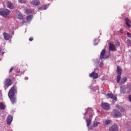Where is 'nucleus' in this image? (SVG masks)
<instances>
[{"mask_svg":"<svg viewBox=\"0 0 131 131\" xmlns=\"http://www.w3.org/2000/svg\"><path fill=\"white\" fill-rule=\"evenodd\" d=\"M86 115H89V118L88 120H86V126H90L91 125V122H92V119L94 115V111L91 108H88L86 112L84 114V118L85 119Z\"/></svg>","mask_w":131,"mask_h":131,"instance_id":"2","label":"nucleus"},{"mask_svg":"<svg viewBox=\"0 0 131 131\" xmlns=\"http://www.w3.org/2000/svg\"><path fill=\"white\" fill-rule=\"evenodd\" d=\"M32 19V15H29L27 17V21H28V22H30Z\"/></svg>","mask_w":131,"mask_h":131,"instance_id":"24","label":"nucleus"},{"mask_svg":"<svg viewBox=\"0 0 131 131\" xmlns=\"http://www.w3.org/2000/svg\"><path fill=\"white\" fill-rule=\"evenodd\" d=\"M121 75H119L117 76V82L118 83H119L120 81V79H121V77L120 76Z\"/></svg>","mask_w":131,"mask_h":131,"instance_id":"26","label":"nucleus"},{"mask_svg":"<svg viewBox=\"0 0 131 131\" xmlns=\"http://www.w3.org/2000/svg\"><path fill=\"white\" fill-rule=\"evenodd\" d=\"M43 10H47V8H44Z\"/></svg>","mask_w":131,"mask_h":131,"instance_id":"38","label":"nucleus"},{"mask_svg":"<svg viewBox=\"0 0 131 131\" xmlns=\"http://www.w3.org/2000/svg\"><path fill=\"white\" fill-rule=\"evenodd\" d=\"M117 72L118 74H119V75H121V73H122V70H121V68H120V67H117Z\"/></svg>","mask_w":131,"mask_h":131,"instance_id":"20","label":"nucleus"},{"mask_svg":"<svg viewBox=\"0 0 131 131\" xmlns=\"http://www.w3.org/2000/svg\"><path fill=\"white\" fill-rule=\"evenodd\" d=\"M5 108H6V105H5L3 102L0 103V109L1 110H5Z\"/></svg>","mask_w":131,"mask_h":131,"instance_id":"23","label":"nucleus"},{"mask_svg":"<svg viewBox=\"0 0 131 131\" xmlns=\"http://www.w3.org/2000/svg\"><path fill=\"white\" fill-rule=\"evenodd\" d=\"M99 124H100V122L94 121L93 124V126H91L90 128V129H93V127H97V126H98V125H99Z\"/></svg>","mask_w":131,"mask_h":131,"instance_id":"16","label":"nucleus"},{"mask_svg":"<svg viewBox=\"0 0 131 131\" xmlns=\"http://www.w3.org/2000/svg\"><path fill=\"white\" fill-rule=\"evenodd\" d=\"M109 45V51L111 52V51H116V48L115 47V46L112 43H108Z\"/></svg>","mask_w":131,"mask_h":131,"instance_id":"9","label":"nucleus"},{"mask_svg":"<svg viewBox=\"0 0 131 131\" xmlns=\"http://www.w3.org/2000/svg\"><path fill=\"white\" fill-rule=\"evenodd\" d=\"M97 45H98V43H94V46H97Z\"/></svg>","mask_w":131,"mask_h":131,"instance_id":"33","label":"nucleus"},{"mask_svg":"<svg viewBox=\"0 0 131 131\" xmlns=\"http://www.w3.org/2000/svg\"><path fill=\"white\" fill-rule=\"evenodd\" d=\"M110 131H118V126L117 125H113L109 128Z\"/></svg>","mask_w":131,"mask_h":131,"instance_id":"8","label":"nucleus"},{"mask_svg":"<svg viewBox=\"0 0 131 131\" xmlns=\"http://www.w3.org/2000/svg\"><path fill=\"white\" fill-rule=\"evenodd\" d=\"M120 32H121V33H123V30L122 29H121L120 30Z\"/></svg>","mask_w":131,"mask_h":131,"instance_id":"31","label":"nucleus"},{"mask_svg":"<svg viewBox=\"0 0 131 131\" xmlns=\"http://www.w3.org/2000/svg\"><path fill=\"white\" fill-rule=\"evenodd\" d=\"M112 115L114 117L117 118V117H120V116H121V114L120 113V112H119V111L116 110H115L113 111L112 113Z\"/></svg>","mask_w":131,"mask_h":131,"instance_id":"5","label":"nucleus"},{"mask_svg":"<svg viewBox=\"0 0 131 131\" xmlns=\"http://www.w3.org/2000/svg\"><path fill=\"white\" fill-rule=\"evenodd\" d=\"M120 92L121 94H124V93H125V89L121 87Z\"/></svg>","mask_w":131,"mask_h":131,"instance_id":"28","label":"nucleus"},{"mask_svg":"<svg viewBox=\"0 0 131 131\" xmlns=\"http://www.w3.org/2000/svg\"><path fill=\"white\" fill-rule=\"evenodd\" d=\"M107 95L108 96V97L111 98V99H113V100H114L115 101H116V99H117L116 96H115L113 94L108 93L107 94Z\"/></svg>","mask_w":131,"mask_h":131,"instance_id":"15","label":"nucleus"},{"mask_svg":"<svg viewBox=\"0 0 131 131\" xmlns=\"http://www.w3.org/2000/svg\"><path fill=\"white\" fill-rule=\"evenodd\" d=\"M13 121V117L11 115H8L7 118V124H11V123Z\"/></svg>","mask_w":131,"mask_h":131,"instance_id":"11","label":"nucleus"},{"mask_svg":"<svg viewBox=\"0 0 131 131\" xmlns=\"http://www.w3.org/2000/svg\"><path fill=\"white\" fill-rule=\"evenodd\" d=\"M14 69V68H11L10 70V72H12V71H13V70Z\"/></svg>","mask_w":131,"mask_h":131,"instance_id":"32","label":"nucleus"},{"mask_svg":"<svg viewBox=\"0 0 131 131\" xmlns=\"http://www.w3.org/2000/svg\"><path fill=\"white\" fill-rule=\"evenodd\" d=\"M102 65H103L102 63L100 64V67H102Z\"/></svg>","mask_w":131,"mask_h":131,"instance_id":"34","label":"nucleus"},{"mask_svg":"<svg viewBox=\"0 0 131 131\" xmlns=\"http://www.w3.org/2000/svg\"><path fill=\"white\" fill-rule=\"evenodd\" d=\"M127 35L128 37H129V38H131V34L130 33L127 32Z\"/></svg>","mask_w":131,"mask_h":131,"instance_id":"29","label":"nucleus"},{"mask_svg":"<svg viewBox=\"0 0 131 131\" xmlns=\"http://www.w3.org/2000/svg\"><path fill=\"white\" fill-rule=\"evenodd\" d=\"M116 108H117V109H119V110H120V111H121L122 112H123V111H124V108L121 107L118 104H117L116 105Z\"/></svg>","mask_w":131,"mask_h":131,"instance_id":"21","label":"nucleus"},{"mask_svg":"<svg viewBox=\"0 0 131 131\" xmlns=\"http://www.w3.org/2000/svg\"><path fill=\"white\" fill-rule=\"evenodd\" d=\"M111 122V121H110V120H107L106 121H105L104 122V125H107L108 124H109V123H110Z\"/></svg>","mask_w":131,"mask_h":131,"instance_id":"25","label":"nucleus"},{"mask_svg":"<svg viewBox=\"0 0 131 131\" xmlns=\"http://www.w3.org/2000/svg\"><path fill=\"white\" fill-rule=\"evenodd\" d=\"M33 12V10H31L30 9L26 8L25 9V13L26 14H31V13Z\"/></svg>","mask_w":131,"mask_h":131,"instance_id":"19","label":"nucleus"},{"mask_svg":"<svg viewBox=\"0 0 131 131\" xmlns=\"http://www.w3.org/2000/svg\"><path fill=\"white\" fill-rule=\"evenodd\" d=\"M125 23L127 27H128V28H130L131 26L129 24H130L131 22L128 18H125Z\"/></svg>","mask_w":131,"mask_h":131,"instance_id":"14","label":"nucleus"},{"mask_svg":"<svg viewBox=\"0 0 131 131\" xmlns=\"http://www.w3.org/2000/svg\"><path fill=\"white\" fill-rule=\"evenodd\" d=\"M31 4L34 6H38V5L40 4V2L38 0H33L31 2Z\"/></svg>","mask_w":131,"mask_h":131,"instance_id":"17","label":"nucleus"},{"mask_svg":"<svg viewBox=\"0 0 131 131\" xmlns=\"http://www.w3.org/2000/svg\"><path fill=\"white\" fill-rule=\"evenodd\" d=\"M2 55H4V52L1 53Z\"/></svg>","mask_w":131,"mask_h":131,"instance_id":"36","label":"nucleus"},{"mask_svg":"<svg viewBox=\"0 0 131 131\" xmlns=\"http://www.w3.org/2000/svg\"><path fill=\"white\" fill-rule=\"evenodd\" d=\"M130 42H131V41Z\"/></svg>","mask_w":131,"mask_h":131,"instance_id":"39","label":"nucleus"},{"mask_svg":"<svg viewBox=\"0 0 131 131\" xmlns=\"http://www.w3.org/2000/svg\"><path fill=\"white\" fill-rule=\"evenodd\" d=\"M18 2L19 4H26L27 3L25 0H18Z\"/></svg>","mask_w":131,"mask_h":131,"instance_id":"27","label":"nucleus"},{"mask_svg":"<svg viewBox=\"0 0 131 131\" xmlns=\"http://www.w3.org/2000/svg\"><path fill=\"white\" fill-rule=\"evenodd\" d=\"M90 77H93L94 79H97L98 78V74L96 73V72H93L90 75Z\"/></svg>","mask_w":131,"mask_h":131,"instance_id":"13","label":"nucleus"},{"mask_svg":"<svg viewBox=\"0 0 131 131\" xmlns=\"http://www.w3.org/2000/svg\"><path fill=\"white\" fill-rule=\"evenodd\" d=\"M26 79H28V77H26Z\"/></svg>","mask_w":131,"mask_h":131,"instance_id":"37","label":"nucleus"},{"mask_svg":"<svg viewBox=\"0 0 131 131\" xmlns=\"http://www.w3.org/2000/svg\"><path fill=\"white\" fill-rule=\"evenodd\" d=\"M5 85L7 86V89L10 86V85H12V81L10 79H6L5 81Z\"/></svg>","mask_w":131,"mask_h":131,"instance_id":"7","label":"nucleus"},{"mask_svg":"<svg viewBox=\"0 0 131 131\" xmlns=\"http://www.w3.org/2000/svg\"><path fill=\"white\" fill-rule=\"evenodd\" d=\"M29 40H30V41H32V40H33V37H30L29 38Z\"/></svg>","mask_w":131,"mask_h":131,"instance_id":"30","label":"nucleus"},{"mask_svg":"<svg viewBox=\"0 0 131 131\" xmlns=\"http://www.w3.org/2000/svg\"><path fill=\"white\" fill-rule=\"evenodd\" d=\"M2 51V48L0 47V52Z\"/></svg>","mask_w":131,"mask_h":131,"instance_id":"35","label":"nucleus"},{"mask_svg":"<svg viewBox=\"0 0 131 131\" xmlns=\"http://www.w3.org/2000/svg\"><path fill=\"white\" fill-rule=\"evenodd\" d=\"M11 14V11L9 9H3L2 8L0 9V15L3 16L5 18L9 17Z\"/></svg>","mask_w":131,"mask_h":131,"instance_id":"3","label":"nucleus"},{"mask_svg":"<svg viewBox=\"0 0 131 131\" xmlns=\"http://www.w3.org/2000/svg\"><path fill=\"white\" fill-rule=\"evenodd\" d=\"M127 80V78L126 77H124L121 80V84H122L123 83H125L126 82V81Z\"/></svg>","mask_w":131,"mask_h":131,"instance_id":"22","label":"nucleus"},{"mask_svg":"<svg viewBox=\"0 0 131 131\" xmlns=\"http://www.w3.org/2000/svg\"><path fill=\"white\" fill-rule=\"evenodd\" d=\"M16 16L17 19H19L20 20L23 19V15H22L21 12H20V11H17L16 12Z\"/></svg>","mask_w":131,"mask_h":131,"instance_id":"12","label":"nucleus"},{"mask_svg":"<svg viewBox=\"0 0 131 131\" xmlns=\"http://www.w3.org/2000/svg\"><path fill=\"white\" fill-rule=\"evenodd\" d=\"M110 56V53H108L107 54V53H106V50L105 49H103L101 52L100 58L101 59H106V58H108Z\"/></svg>","mask_w":131,"mask_h":131,"instance_id":"4","label":"nucleus"},{"mask_svg":"<svg viewBox=\"0 0 131 131\" xmlns=\"http://www.w3.org/2000/svg\"><path fill=\"white\" fill-rule=\"evenodd\" d=\"M4 39L6 40H9L11 38V35H10L9 33H7L6 32H4L3 33Z\"/></svg>","mask_w":131,"mask_h":131,"instance_id":"10","label":"nucleus"},{"mask_svg":"<svg viewBox=\"0 0 131 131\" xmlns=\"http://www.w3.org/2000/svg\"><path fill=\"white\" fill-rule=\"evenodd\" d=\"M15 94H17V88L16 86H13L8 92V97L13 104L16 103V97H15Z\"/></svg>","mask_w":131,"mask_h":131,"instance_id":"1","label":"nucleus"},{"mask_svg":"<svg viewBox=\"0 0 131 131\" xmlns=\"http://www.w3.org/2000/svg\"><path fill=\"white\" fill-rule=\"evenodd\" d=\"M101 107L104 110H109L110 109V105L108 103H101Z\"/></svg>","mask_w":131,"mask_h":131,"instance_id":"6","label":"nucleus"},{"mask_svg":"<svg viewBox=\"0 0 131 131\" xmlns=\"http://www.w3.org/2000/svg\"><path fill=\"white\" fill-rule=\"evenodd\" d=\"M7 7L9 8V9H14V8H15L14 5L10 2H7Z\"/></svg>","mask_w":131,"mask_h":131,"instance_id":"18","label":"nucleus"}]
</instances>
